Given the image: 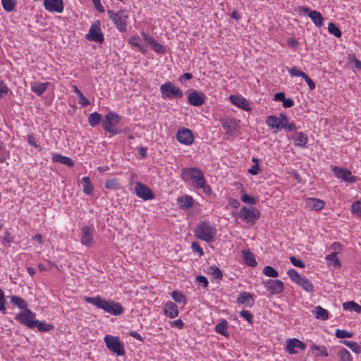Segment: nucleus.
I'll use <instances>...</instances> for the list:
<instances>
[{"instance_id":"nucleus-1","label":"nucleus","mask_w":361,"mask_h":361,"mask_svg":"<svg viewBox=\"0 0 361 361\" xmlns=\"http://www.w3.org/2000/svg\"><path fill=\"white\" fill-rule=\"evenodd\" d=\"M181 176L184 180H192L194 187L197 189H202L207 195L212 193V188L206 184L203 172L197 168H184L181 171Z\"/></svg>"},{"instance_id":"nucleus-2","label":"nucleus","mask_w":361,"mask_h":361,"mask_svg":"<svg viewBox=\"0 0 361 361\" xmlns=\"http://www.w3.org/2000/svg\"><path fill=\"white\" fill-rule=\"evenodd\" d=\"M84 300L85 302L112 315L121 314L124 311L123 307L119 303L106 300L99 295L96 297H85Z\"/></svg>"},{"instance_id":"nucleus-3","label":"nucleus","mask_w":361,"mask_h":361,"mask_svg":"<svg viewBox=\"0 0 361 361\" xmlns=\"http://www.w3.org/2000/svg\"><path fill=\"white\" fill-rule=\"evenodd\" d=\"M121 121V116L114 111L107 113L102 121L103 129L113 135H116L122 133H127L130 130L128 128L122 129L118 127V123Z\"/></svg>"},{"instance_id":"nucleus-4","label":"nucleus","mask_w":361,"mask_h":361,"mask_svg":"<svg viewBox=\"0 0 361 361\" xmlns=\"http://www.w3.org/2000/svg\"><path fill=\"white\" fill-rule=\"evenodd\" d=\"M216 234V228L207 221L200 222L197 225L195 231L196 238L207 243L214 242Z\"/></svg>"},{"instance_id":"nucleus-5","label":"nucleus","mask_w":361,"mask_h":361,"mask_svg":"<svg viewBox=\"0 0 361 361\" xmlns=\"http://www.w3.org/2000/svg\"><path fill=\"white\" fill-rule=\"evenodd\" d=\"M161 97L164 99H180L183 97V91L176 87L171 82H167L160 86Z\"/></svg>"},{"instance_id":"nucleus-6","label":"nucleus","mask_w":361,"mask_h":361,"mask_svg":"<svg viewBox=\"0 0 361 361\" xmlns=\"http://www.w3.org/2000/svg\"><path fill=\"white\" fill-rule=\"evenodd\" d=\"M104 342L106 348L116 355L122 356L125 355L124 345L118 337L106 335L104 337Z\"/></svg>"},{"instance_id":"nucleus-7","label":"nucleus","mask_w":361,"mask_h":361,"mask_svg":"<svg viewBox=\"0 0 361 361\" xmlns=\"http://www.w3.org/2000/svg\"><path fill=\"white\" fill-rule=\"evenodd\" d=\"M107 13L109 18L111 19L118 30L121 32H126L127 30V16L124 14L123 11L115 13L111 10H109Z\"/></svg>"},{"instance_id":"nucleus-8","label":"nucleus","mask_w":361,"mask_h":361,"mask_svg":"<svg viewBox=\"0 0 361 361\" xmlns=\"http://www.w3.org/2000/svg\"><path fill=\"white\" fill-rule=\"evenodd\" d=\"M15 319L21 324L30 328H34L35 322V313L27 308L15 316Z\"/></svg>"},{"instance_id":"nucleus-9","label":"nucleus","mask_w":361,"mask_h":361,"mask_svg":"<svg viewBox=\"0 0 361 361\" xmlns=\"http://www.w3.org/2000/svg\"><path fill=\"white\" fill-rule=\"evenodd\" d=\"M85 38L90 41L102 43L104 40V35L101 30V23L96 20L90 27Z\"/></svg>"},{"instance_id":"nucleus-10","label":"nucleus","mask_w":361,"mask_h":361,"mask_svg":"<svg viewBox=\"0 0 361 361\" xmlns=\"http://www.w3.org/2000/svg\"><path fill=\"white\" fill-rule=\"evenodd\" d=\"M264 286L269 291L271 295L280 294L284 290L283 283L281 280L268 279L262 282Z\"/></svg>"},{"instance_id":"nucleus-11","label":"nucleus","mask_w":361,"mask_h":361,"mask_svg":"<svg viewBox=\"0 0 361 361\" xmlns=\"http://www.w3.org/2000/svg\"><path fill=\"white\" fill-rule=\"evenodd\" d=\"M136 195L144 200H152L154 195L152 191L145 184L137 182L135 188Z\"/></svg>"},{"instance_id":"nucleus-12","label":"nucleus","mask_w":361,"mask_h":361,"mask_svg":"<svg viewBox=\"0 0 361 361\" xmlns=\"http://www.w3.org/2000/svg\"><path fill=\"white\" fill-rule=\"evenodd\" d=\"M298 11L304 14L307 13L308 16L317 27H321L322 25L324 18L319 12L315 10L310 11L308 8L305 6H299Z\"/></svg>"},{"instance_id":"nucleus-13","label":"nucleus","mask_w":361,"mask_h":361,"mask_svg":"<svg viewBox=\"0 0 361 361\" xmlns=\"http://www.w3.org/2000/svg\"><path fill=\"white\" fill-rule=\"evenodd\" d=\"M221 124L226 131V135L229 137L236 135L238 124L233 118L221 119Z\"/></svg>"},{"instance_id":"nucleus-14","label":"nucleus","mask_w":361,"mask_h":361,"mask_svg":"<svg viewBox=\"0 0 361 361\" xmlns=\"http://www.w3.org/2000/svg\"><path fill=\"white\" fill-rule=\"evenodd\" d=\"M177 140L184 145H191L194 141L192 132L188 128H183L179 130L176 134Z\"/></svg>"},{"instance_id":"nucleus-15","label":"nucleus","mask_w":361,"mask_h":361,"mask_svg":"<svg viewBox=\"0 0 361 361\" xmlns=\"http://www.w3.org/2000/svg\"><path fill=\"white\" fill-rule=\"evenodd\" d=\"M333 171L336 177L341 178L343 180L348 183H355L357 180V178L352 176L350 171L348 169L334 166Z\"/></svg>"},{"instance_id":"nucleus-16","label":"nucleus","mask_w":361,"mask_h":361,"mask_svg":"<svg viewBox=\"0 0 361 361\" xmlns=\"http://www.w3.org/2000/svg\"><path fill=\"white\" fill-rule=\"evenodd\" d=\"M82 236L80 243L87 247H91L93 244V230L89 226H85L81 230Z\"/></svg>"},{"instance_id":"nucleus-17","label":"nucleus","mask_w":361,"mask_h":361,"mask_svg":"<svg viewBox=\"0 0 361 361\" xmlns=\"http://www.w3.org/2000/svg\"><path fill=\"white\" fill-rule=\"evenodd\" d=\"M44 8L49 12L61 13L63 11L62 0H44Z\"/></svg>"},{"instance_id":"nucleus-18","label":"nucleus","mask_w":361,"mask_h":361,"mask_svg":"<svg viewBox=\"0 0 361 361\" xmlns=\"http://www.w3.org/2000/svg\"><path fill=\"white\" fill-rule=\"evenodd\" d=\"M306 348V345L297 338H290L287 341L286 350L290 354H296L298 351L295 350L300 349L304 350Z\"/></svg>"},{"instance_id":"nucleus-19","label":"nucleus","mask_w":361,"mask_h":361,"mask_svg":"<svg viewBox=\"0 0 361 361\" xmlns=\"http://www.w3.org/2000/svg\"><path fill=\"white\" fill-rule=\"evenodd\" d=\"M188 100L191 105L200 106L204 103V95L197 90H192L188 95Z\"/></svg>"},{"instance_id":"nucleus-20","label":"nucleus","mask_w":361,"mask_h":361,"mask_svg":"<svg viewBox=\"0 0 361 361\" xmlns=\"http://www.w3.org/2000/svg\"><path fill=\"white\" fill-rule=\"evenodd\" d=\"M239 216L240 218L247 221L248 222L252 221L254 223L255 219L259 217V212H257L256 213L255 210L248 209L244 206L240 209Z\"/></svg>"},{"instance_id":"nucleus-21","label":"nucleus","mask_w":361,"mask_h":361,"mask_svg":"<svg viewBox=\"0 0 361 361\" xmlns=\"http://www.w3.org/2000/svg\"><path fill=\"white\" fill-rule=\"evenodd\" d=\"M230 101L234 105L240 107V109L245 111H250V107L249 106V103L247 99L243 97L238 95H231L229 97Z\"/></svg>"},{"instance_id":"nucleus-22","label":"nucleus","mask_w":361,"mask_h":361,"mask_svg":"<svg viewBox=\"0 0 361 361\" xmlns=\"http://www.w3.org/2000/svg\"><path fill=\"white\" fill-rule=\"evenodd\" d=\"M194 202V199L188 195L178 197L177 199V202L181 209H188L192 208L193 207Z\"/></svg>"},{"instance_id":"nucleus-23","label":"nucleus","mask_w":361,"mask_h":361,"mask_svg":"<svg viewBox=\"0 0 361 361\" xmlns=\"http://www.w3.org/2000/svg\"><path fill=\"white\" fill-rule=\"evenodd\" d=\"M255 302L252 295L249 292H243L237 298V303L242 304L246 307H252Z\"/></svg>"},{"instance_id":"nucleus-24","label":"nucleus","mask_w":361,"mask_h":361,"mask_svg":"<svg viewBox=\"0 0 361 361\" xmlns=\"http://www.w3.org/2000/svg\"><path fill=\"white\" fill-rule=\"evenodd\" d=\"M306 205L311 209L319 211L325 206V202L317 198L309 197L306 200Z\"/></svg>"},{"instance_id":"nucleus-25","label":"nucleus","mask_w":361,"mask_h":361,"mask_svg":"<svg viewBox=\"0 0 361 361\" xmlns=\"http://www.w3.org/2000/svg\"><path fill=\"white\" fill-rule=\"evenodd\" d=\"M164 313L169 318H174L178 315V306L173 302L169 301L164 305Z\"/></svg>"},{"instance_id":"nucleus-26","label":"nucleus","mask_w":361,"mask_h":361,"mask_svg":"<svg viewBox=\"0 0 361 361\" xmlns=\"http://www.w3.org/2000/svg\"><path fill=\"white\" fill-rule=\"evenodd\" d=\"M242 254L243 256L244 262L247 265L251 267H255L257 265L255 255L251 252L250 250H243Z\"/></svg>"},{"instance_id":"nucleus-27","label":"nucleus","mask_w":361,"mask_h":361,"mask_svg":"<svg viewBox=\"0 0 361 361\" xmlns=\"http://www.w3.org/2000/svg\"><path fill=\"white\" fill-rule=\"evenodd\" d=\"M145 39L149 42L151 48L157 53L165 52V47L157 42L155 39L152 37H149L147 35H145Z\"/></svg>"},{"instance_id":"nucleus-28","label":"nucleus","mask_w":361,"mask_h":361,"mask_svg":"<svg viewBox=\"0 0 361 361\" xmlns=\"http://www.w3.org/2000/svg\"><path fill=\"white\" fill-rule=\"evenodd\" d=\"M294 145L298 147H303L306 145L308 138L306 134L302 132L298 133L292 137Z\"/></svg>"},{"instance_id":"nucleus-29","label":"nucleus","mask_w":361,"mask_h":361,"mask_svg":"<svg viewBox=\"0 0 361 361\" xmlns=\"http://www.w3.org/2000/svg\"><path fill=\"white\" fill-rule=\"evenodd\" d=\"M52 160L54 162H59L69 167H73L75 164L73 159L68 157L63 156L61 154H54L53 155Z\"/></svg>"},{"instance_id":"nucleus-30","label":"nucleus","mask_w":361,"mask_h":361,"mask_svg":"<svg viewBox=\"0 0 361 361\" xmlns=\"http://www.w3.org/2000/svg\"><path fill=\"white\" fill-rule=\"evenodd\" d=\"M36 327L39 331L48 332L52 331L54 329L53 324H48L44 321H39L36 319L34 322V328Z\"/></svg>"},{"instance_id":"nucleus-31","label":"nucleus","mask_w":361,"mask_h":361,"mask_svg":"<svg viewBox=\"0 0 361 361\" xmlns=\"http://www.w3.org/2000/svg\"><path fill=\"white\" fill-rule=\"evenodd\" d=\"M50 82H38L32 85L31 90L37 94L38 96H41L47 89Z\"/></svg>"},{"instance_id":"nucleus-32","label":"nucleus","mask_w":361,"mask_h":361,"mask_svg":"<svg viewBox=\"0 0 361 361\" xmlns=\"http://www.w3.org/2000/svg\"><path fill=\"white\" fill-rule=\"evenodd\" d=\"M280 117L281 121V128L288 129L289 131H295L298 129L293 122L288 123V118L286 114H281Z\"/></svg>"},{"instance_id":"nucleus-33","label":"nucleus","mask_w":361,"mask_h":361,"mask_svg":"<svg viewBox=\"0 0 361 361\" xmlns=\"http://www.w3.org/2000/svg\"><path fill=\"white\" fill-rule=\"evenodd\" d=\"M266 123L267 126L273 129H279L281 128V117L278 118L275 116H269L267 117L266 120Z\"/></svg>"},{"instance_id":"nucleus-34","label":"nucleus","mask_w":361,"mask_h":361,"mask_svg":"<svg viewBox=\"0 0 361 361\" xmlns=\"http://www.w3.org/2000/svg\"><path fill=\"white\" fill-rule=\"evenodd\" d=\"M81 183L82 185V190L87 195H91L93 192V186L90 182V179L87 176L82 178Z\"/></svg>"},{"instance_id":"nucleus-35","label":"nucleus","mask_w":361,"mask_h":361,"mask_svg":"<svg viewBox=\"0 0 361 361\" xmlns=\"http://www.w3.org/2000/svg\"><path fill=\"white\" fill-rule=\"evenodd\" d=\"M227 325L228 322L226 320L224 319L219 324H217L215 326V331L226 337L229 336V333L227 331Z\"/></svg>"},{"instance_id":"nucleus-36","label":"nucleus","mask_w":361,"mask_h":361,"mask_svg":"<svg viewBox=\"0 0 361 361\" xmlns=\"http://www.w3.org/2000/svg\"><path fill=\"white\" fill-rule=\"evenodd\" d=\"M11 302L23 310L27 308V303L26 301L19 296H11Z\"/></svg>"},{"instance_id":"nucleus-37","label":"nucleus","mask_w":361,"mask_h":361,"mask_svg":"<svg viewBox=\"0 0 361 361\" xmlns=\"http://www.w3.org/2000/svg\"><path fill=\"white\" fill-rule=\"evenodd\" d=\"M297 284L308 293H312L314 290V285L306 277H302Z\"/></svg>"},{"instance_id":"nucleus-38","label":"nucleus","mask_w":361,"mask_h":361,"mask_svg":"<svg viewBox=\"0 0 361 361\" xmlns=\"http://www.w3.org/2000/svg\"><path fill=\"white\" fill-rule=\"evenodd\" d=\"M207 273L211 274L215 280H221L223 278L222 271L216 266L209 267L207 268Z\"/></svg>"},{"instance_id":"nucleus-39","label":"nucleus","mask_w":361,"mask_h":361,"mask_svg":"<svg viewBox=\"0 0 361 361\" xmlns=\"http://www.w3.org/2000/svg\"><path fill=\"white\" fill-rule=\"evenodd\" d=\"M102 116L97 112H93L88 116V123L92 127H95L102 123Z\"/></svg>"},{"instance_id":"nucleus-40","label":"nucleus","mask_w":361,"mask_h":361,"mask_svg":"<svg viewBox=\"0 0 361 361\" xmlns=\"http://www.w3.org/2000/svg\"><path fill=\"white\" fill-rule=\"evenodd\" d=\"M343 308L345 310L354 311L359 314L361 313V306L353 301L344 302L343 304Z\"/></svg>"},{"instance_id":"nucleus-41","label":"nucleus","mask_w":361,"mask_h":361,"mask_svg":"<svg viewBox=\"0 0 361 361\" xmlns=\"http://www.w3.org/2000/svg\"><path fill=\"white\" fill-rule=\"evenodd\" d=\"M314 313L316 318L319 319L326 320L329 317L328 311L321 306H317L315 307Z\"/></svg>"},{"instance_id":"nucleus-42","label":"nucleus","mask_w":361,"mask_h":361,"mask_svg":"<svg viewBox=\"0 0 361 361\" xmlns=\"http://www.w3.org/2000/svg\"><path fill=\"white\" fill-rule=\"evenodd\" d=\"M171 295L173 300L176 302H183L184 305L187 303V299L185 295L183 293L177 290H173L171 293Z\"/></svg>"},{"instance_id":"nucleus-43","label":"nucleus","mask_w":361,"mask_h":361,"mask_svg":"<svg viewBox=\"0 0 361 361\" xmlns=\"http://www.w3.org/2000/svg\"><path fill=\"white\" fill-rule=\"evenodd\" d=\"M341 343L348 347L355 353H360L361 352V347L356 342L344 340L341 341Z\"/></svg>"},{"instance_id":"nucleus-44","label":"nucleus","mask_w":361,"mask_h":361,"mask_svg":"<svg viewBox=\"0 0 361 361\" xmlns=\"http://www.w3.org/2000/svg\"><path fill=\"white\" fill-rule=\"evenodd\" d=\"M338 356L341 361H352L350 353L344 348L338 350Z\"/></svg>"},{"instance_id":"nucleus-45","label":"nucleus","mask_w":361,"mask_h":361,"mask_svg":"<svg viewBox=\"0 0 361 361\" xmlns=\"http://www.w3.org/2000/svg\"><path fill=\"white\" fill-rule=\"evenodd\" d=\"M105 188L109 190H117L120 188V183L118 178H112L106 181Z\"/></svg>"},{"instance_id":"nucleus-46","label":"nucleus","mask_w":361,"mask_h":361,"mask_svg":"<svg viewBox=\"0 0 361 361\" xmlns=\"http://www.w3.org/2000/svg\"><path fill=\"white\" fill-rule=\"evenodd\" d=\"M4 9L7 12H12L15 9L16 2L13 0H1Z\"/></svg>"},{"instance_id":"nucleus-47","label":"nucleus","mask_w":361,"mask_h":361,"mask_svg":"<svg viewBox=\"0 0 361 361\" xmlns=\"http://www.w3.org/2000/svg\"><path fill=\"white\" fill-rule=\"evenodd\" d=\"M263 274L269 277L276 278L279 276V273L271 266H266L264 267Z\"/></svg>"},{"instance_id":"nucleus-48","label":"nucleus","mask_w":361,"mask_h":361,"mask_svg":"<svg viewBox=\"0 0 361 361\" xmlns=\"http://www.w3.org/2000/svg\"><path fill=\"white\" fill-rule=\"evenodd\" d=\"M328 30L336 37H340L342 35L341 30L334 23H330L328 25Z\"/></svg>"},{"instance_id":"nucleus-49","label":"nucleus","mask_w":361,"mask_h":361,"mask_svg":"<svg viewBox=\"0 0 361 361\" xmlns=\"http://www.w3.org/2000/svg\"><path fill=\"white\" fill-rule=\"evenodd\" d=\"M287 274L290 278V279L293 281L295 282L296 283H298L300 281V280L303 277V276H301L298 274V272L295 269H289L287 271Z\"/></svg>"},{"instance_id":"nucleus-50","label":"nucleus","mask_w":361,"mask_h":361,"mask_svg":"<svg viewBox=\"0 0 361 361\" xmlns=\"http://www.w3.org/2000/svg\"><path fill=\"white\" fill-rule=\"evenodd\" d=\"M351 210L357 216H361V201H355L351 205Z\"/></svg>"},{"instance_id":"nucleus-51","label":"nucleus","mask_w":361,"mask_h":361,"mask_svg":"<svg viewBox=\"0 0 361 361\" xmlns=\"http://www.w3.org/2000/svg\"><path fill=\"white\" fill-rule=\"evenodd\" d=\"M327 261L332 262L334 267H341V263L336 257V252H333L326 257Z\"/></svg>"},{"instance_id":"nucleus-52","label":"nucleus","mask_w":361,"mask_h":361,"mask_svg":"<svg viewBox=\"0 0 361 361\" xmlns=\"http://www.w3.org/2000/svg\"><path fill=\"white\" fill-rule=\"evenodd\" d=\"M353 334L343 329H336V336L338 338H352Z\"/></svg>"},{"instance_id":"nucleus-53","label":"nucleus","mask_w":361,"mask_h":361,"mask_svg":"<svg viewBox=\"0 0 361 361\" xmlns=\"http://www.w3.org/2000/svg\"><path fill=\"white\" fill-rule=\"evenodd\" d=\"M288 72L291 76L294 77H302V78L305 76L306 73L299 69H298L296 67H292L288 70Z\"/></svg>"},{"instance_id":"nucleus-54","label":"nucleus","mask_w":361,"mask_h":361,"mask_svg":"<svg viewBox=\"0 0 361 361\" xmlns=\"http://www.w3.org/2000/svg\"><path fill=\"white\" fill-rule=\"evenodd\" d=\"M140 39L137 36H133L129 39V44L133 47H137L140 50L142 49V47L140 44Z\"/></svg>"},{"instance_id":"nucleus-55","label":"nucleus","mask_w":361,"mask_h":361,"mask_svg":"<svg viewBox=\"0 0 361 361\" xmlns=\"http://www.w3.org/2000/svg\"><path fill=\"white\" fill-rule=\"evenodd\" d=\"M290 261L293 264V265L295 267H300V268H304L305 267V264L302 261L296 258L294 256H291L290 257Z\"/></svg>"},{"instance_id":"nucleus-56","label":"nucleus","mask_w":361,"mask_h":361,"mask_svg":"<svg viewBox=\"0 0 361 361\" xmlns=\"http://www.w3.org/2000/svg\"><path fill=\"white\" fill-rule=\"evenodd\" d=\"M6 300L4 297V293L3 290L0 289V311L3 312L4 313H5L6 310Z\"/></svg>"},{"instance_id":"nucleus-57","label":"nucleus","mask_w":361,"mask_h":361,"mask_svg":"<svg viewBox=\"0 0 361 361\" xmlns=\"http://www.w3.org/2000/svg\"><path fill=\"white\" fill-rule=\"evenodd\" d=\"M241 200L245 202L250 204L251 205L256 204V200L254 197H250V195L247 194H244L241 196Z\"/></svg>"},{"instance_id":"nucleus-58","label":"nucleus","mask_w":361,"mask_h":361,"mask_svg":"<svg viewBox=\"0 0 361 361\" xmlns=\"http://www.w3.org/2000/svg\"><path fill=\"white\" fill-rule=\"evenodd\" d=\"M240 314L244 317L250 324H252L253 316L249 311L243 310L240 312Z\"/></svg>"},{"instance_id":"nucleus-59","label":"nucleus","mask_w":361,"mask_h":361,"mask_svg":"<svg viewBox=\"0 0 361 361\" xmlns=\"http://www.w3.org/2000/svg\"><path fill=\"white\" fill-rule=\"evenodd\" d=\"M311 349H316L317 350H319L320 351L319 355H321V356H324V357L329 356V354L326 351V348L324 346H318V345H312L311 346Z\"/></svg>"},{"instance_id":"nucleus-60","label":"nucleus","mask_w":361,"mask_h":361,"mask_svg":"<svg viewBox=\"0 0 361 361\" xmlns=\"http://www.w3.org/2000/svg\"><path fill=\"white\" fill-rule=\"evenodd\" d=\"M349 61L350 62H353L354 64H355V67L358 69V70H360L361 71V61L360 60H358L355 55H353V54H350L349 55Z\"/></svg>"},{"instance_id":"nucleus-61","label":"nucleus","mask_w":361,"mask_h":361,"mask_svg":"<svg viewBox=\"0 0 361 361\" xmlns=\"http://www.w3.org/2000/svg\"><path fill=\"white\" fill-rule=\"evenodd\" d=\"M27 142L32 147H35L36 149H37L38 150H42V147L37 145L35 142V139L33 136V135H29L27 136Z\"/></svg>"},{"instance_id":"nucleus-62","label":"nucleus","mask_w":361,"mask_h":361,"mask_svg":"<svg viewBox=\"0 0 361 361\" xmlns=\"http://www.w3.org/2000/svg\"><path fill=\"white\" fill-rule=\"evenodd\" d=\"M196 281L199 284H202L204 288H207L208 286V281L207 278L204 276L200 275L196 277Z\"/></svg>"},{"instance_id":"nucleus-63","label":"nucleus","mask_w":361,"mask_h":361,"mask_svg":"<svg viewBox=\"0 0 361 361\" xmlns=\"http://www.w3.org/2000/svg\"><path fill=\"white\" fill-rule=\"evenodd\" d=\"M191 247L194 252L199 253L200 255H203V254H204L203 250L201 248V247L200 246L198 243H197V242L192 243Z\"/></svg>"},{"instance_id":"nucleus-64","label":"nucleus","mask_w":361,"mask_h":361,"mask_svg":"<svg viewBox=\"0 0 361 361\" xmlns=\"http://www.w3.org/2000/svg\"><path fill=\"white\" fill-rule=\"evenodd\" d=\"M307 84L308 85L310 89L313 90L315 88V84L314 81L306 74L303 78Z\"/></svg>"}]
</instances>
